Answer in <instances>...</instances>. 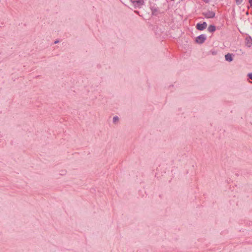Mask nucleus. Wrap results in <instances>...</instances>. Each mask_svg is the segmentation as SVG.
Here are the masks:
<instances>
[{"instance_id": "obj_1", "label": "nucleus", "mask_w": 252, "mask_h": 252, "mask_svg": "<svg viewBox=\"0 0 252 252\" xmlns=\"http://www.w3.org/2000/svg\"><path fill=\"white\" fill-rule=\"evenodd\" d=\"M129 8L131 9L140 8L144 4V0H129Z\"/></svg>"}, {"instance_id": "obj_2", "label": "nucleus", "mask_w": 252, "mask_h": 252, "mask_svg": "<svg viewBox=\"0 0 252 252\" xmlns=\"http://www.w3.org/2000/svg\"><path fill=\"white\" fill-rule=\"evenodd\" d=\"M206 35L202 34L195 38V42L199 44H202L206 40Z\"/></svg>"}, {"instance_id": "obj_3", "label": "nucleus", "mask_w": 252, "mask_h": 252, "mask_svg": "<svg viewBox=\"0 0 252 252\" xmlns=\"http://www.w3.org/2000/svg\"><path fill=\"white\" fill-rule=\"evenodd\" d=\"M203 16L206 18H213L215 16V13L213 11H207L202 13Z\"/></svg>"}, {"instance_id": "obj_4", "label": "nucleus", "mask_w": 252, "mask_h": 252, "mask_svg": "<svg viewBox=\"0 0 252 252\" xmlns=\"http://www.w3.org/2000/svg\"><path fill=\"white\" fill-rule=\"evenodd\" d=\"M207 24L206 22H203L202 23H197L196 26V28L198 31H203L206 28Z\"/></svg>"}, {"instance_id": "obj_5", "label": "nucleus", "mask_w": 252, "mask_h": 252, "mask_svg": "<svg viewBox=\"0 0 252 252\" xmlns=\"http://www.w3.org/2000/svg\"><path fill=\"white\" fill-rule=\"evenodd\" d=\"M246 45L248 47H250L252 45V38L251 36H247L245 39Z\"/></svg>"}, {"instance_id": "obj_6", "label": "nucleus", "mask_w": 252, "mask_h": 252, "mask_svg": "<svg viewBox=\"0 0 252 252\" xmlns=\"http://www.w3.org/2000/svg\"><path fill=\"white\" fill-rule=\"evenodd\" d=\"M225 59L226 61L232 62L233 60V55L230 53H228L225 55Z\"/></svg>"}, {"instance_id": "obj_7", "label": "nucleus", "mask_w": 252, "mask_h": 252, "mask_svg": "<svg viewBox=\"0 0 252 252\" xmlns=\"http://www.w3.org/2000/svg\"><path fill=\"white\" fill-rule=\"evenodd\" d=\"M216 30V28L214 25H210L208 28V31L210 32H213Z\"/></svg>"}, {"instance_id": "obj_8", "label": "nucleus", "mask_w": 252, "mask_h": 252, "mask_svg": "<svg viewBox=\"0 0 252 252\" xmlns=\"http://www.w3.org/2000/svg\"><path fill=\"white\" fill-rule=\"evenodd\" d=\"M119 118L118 116H115L113 118V124H114L115 125H116L119 123Z\"/></svg>"}, {"instance_id": "obj_9", "label": "nucleus", "mask_w": 252, "mask_h": 252, "mask_svg": "<svg viewBox=\"0 0 252 252\" xmlns=\"http://www.w3.org/2000/svg\"><path fill=\"white\" fill-rule=\"evenodd\" d=\"M152 14L156 15L158 12V10L156 7H153L151 8Z\"/></svg>"}, {"instance_id": "obj_10", "label": "nucleus", "mask_w": 252, "mask_h": 252, "mask_svg": "<svg viewBox=\"0 0 252 252\" xmlns=\"http://www.w3.org/2000/svg\"><path fill=\"white\" fill-rule=\"evenodd\" d=\"M243 0H235L237 5H240L242 3Z\"/></svg>"}, {"instance_id": "obj_11", "label": "nucleus", "mask_w": 252, "mask_h": 252, "mask_svg": "<svg viewBox=\"0 0 252 252\" xmlns=\"http://www.w3.org/2000/svg\"><path fill=\"white\" fill-rule=\"evenodd\" d=\"M248 77L250 79L252 80V73H249Z\"/></svg>"}, {"instance_id": "obj_12", "label": "nucleus", "mask_w": 252, "mask_h": 252, "mask_svg": "<svg viewBox=\"0 0 252 252\" xmlns=\"http://www.w3.org/2000/svg\"><path fill=\"white\" fill-rule=\"evenodd\" d=\"M249 2L251 5V6L252 7V0H249Z\"/></svg>"}, {"instance_id": "obj_13", "label": "nucleus", "mask_w": 252, "mask_h": 252, "mask_svg": "<svg viewBox=\"0 0 252 252\" xmlns=\"http://www.w3.org/2000/svg\"><path fill=\"white\" fill-rule=\"evenodd\" d=\"M203 0L206 3L209 2V0Z\"/></svg>"}, {"instance_id": "obj_14", "label": "nucleus", "mask_w": 252, "mask_h": 252, "mask_svg": "<svg viewBox=\"0 0 252 252\" xmlns=\"http://www.w3.org/2000/svg\"><path fill=\"white\" fill-rule=\"evenodd\" d=\"M134 12L136 13L139 14V11H138L135 10Z\"/></svg>"}]
</instances>
